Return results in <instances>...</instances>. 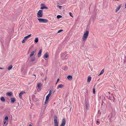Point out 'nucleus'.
Masks as SVG:
<instances>
[{
  "mask_svg": "<svg viewBox=\"0 0 126 126\" xmlns=\"http://www.w3.org/2000/svg\"><path fill=\"white\" fill-rule=\"evenodd\" d=\"M111 96H107V97L108 98V99H110V97H111Z\"/></svg>",
  "mask_w": 126,
  "mask_h": 126,
  "instance_id": "ea45409f",
  "label": "nucleus"
},
{
  "mask_svg": "<svg viewBox=\"0 0 126 126\" xmlns=\"http://www.w3.org/2000/svg\"><path fill=\"white\" fill-rule=\"evenodd\" d=\"M109 94H110V92H109Z\"/></svg>",
  "mask_w": 126,
  "mask_h": 126,
  "instance_id": "4d7b16f0",
  "label": "nucleus"
},
{
  "mask_svg": "<svg viewBox=\"0 0 126 126\" xmlns=\"http://www.w3.org/2000/svg\"><path fill=\"white\" fill-rule=\"evenodd\" d=\"M69 15H70V16H72V17H73V14H72V13H71V12H70V13H69Z\"/></svg>",
  "mask_w": 126,
  "mask_h": 126,
  "instance_id": "4c0bfd02",
  "label": "nucleus"
},
{
  "mask_svg": "<svg viewBox=\"0 0 126 126\" xmlns=\"http://www.w3.org/2000/svg\"><path fill=\"white\" fill-rule=\"evenodd\" d=\"M6 123V121H4V124L5 125Z\"/></svg>",
  "mask_w": 126,
  "mask_h": 126,
  "instance_id": "de8ad7c7",
  "label": "nucleus"
},
{
  "mask_svg": "<svg viewBox=\"0 0 126 126\" xmlns=\"http://www.w3.org/2000/svg\"><path fill=\"white\" fill-rule=\"evenodd\" d=\"M0 100L2 102H5V99L3 96L1 97L0 98Z\"/></svg>",
  "mask_w": 126,
  "mask_h": 126,
  "instance_id": "4be33fe9",
  "label": "nucleus"
},
{
  "mask_svg": "<svg viewBox=\"0 0 126 126\" xmlns=\"http://www.w3.org/2000/svg\"><path fill=\"white\" fill-rule=\"evenodd\" d=\"M104 72V69H102L101 71V72H100V74L98 75V76H100Z\"/></svg>",
  "mask_w": 126,
  "mask_h": 126,
  "instance_id": "c85d7f7f",
  "label": "nucleus"
},
{
  "mask_svg": "<svg viewBox=\"0 0 126 126\" xmlns=\"http://www.w3.org/2000/svg\"><path fill=\"white\" fill-rule=\"evenodd\" d=\"M29 126H32V125H31V124H30L29 125Z\"/></svg>",
  "mask_w": 126,
  "mask_h": 126,
  "instance_id": "603ef678",
  "label": "nucleus"
},
{
  "mask_svg": "<svg viewBox=\"0 0 126 126\" xmlns=\"http://www.w3.org/2000/svg\"><path fill=\"white\" fill-rule=\"evenodd\" d=\"M41 53H42V50H41V49H40L39 50V52L38 53V57H39L41 55Z\"/></svg>",
  "mask_w": 126,
  "mask_h": 126,
  "instance_id": "6ab92c4d",
  "label": "nucleus"
},
{
  "mask_svg": "<svg viewBox=\"0 0 126 126\" xmlns=\"http://www.w3.org/2000/svg\"><path fill=\"white\" fill-rule=\"evenodd\" d=\"M8 116H5V117L4 118V119L5 120L8 121Z\"/></svg>",
  "mask_w": 126,
  "mask_h": 126,
  "instance_id": "2f4dec72",
  "label": "nucleus"
},
{
  "mask_svg": "<svg viewBox=\"0 0 126 126\" xmlns=\"http://www.w3.org/2000/svg\"><path fill=\"white\" fill-rule=\"evenodd\" d=\"M47 72H46V74H47Z\"/></svg>",
  "mask_w": 126,
  "mask_h": 126,
  "instance_id": "5fc2aeb1",
  "label": "nucleus"
},
{
  "mask_svg": "<svg viewBox=\"0 0 126 126\" xmlns=\"http://www.w3.org/2000/svg\"><path fill=\"white\" fill-rule=\"evenodd\" d=\"M89 32L88 31H87L85 33L83 36L82 37V39L83 41L85 42L89 34Z\"/></svg>",
  "mask_w": 126,
  "mask_h": 126,
  "instance_id": "f03ea898",
  "label": "nucleus"
},
{
  "mask_svg": "<svg viewBox=\"0 0 126 126\" xmlns=\"http://www.w3.org/2000/svg\"><path fill=\"white\" fill-rule=\"evenodd\" d=\"M91 77L90 76H89L88 77L87 81L88 82H90L91 81Z\"/></svg>",
  "mask_w": 126,
  "mask_h": 126,
  "instance_id": "412c9836",
  "label": "nucleus"
},
{
  "mask_svg": "<svg viewBox=\"0 0 126 126\" xmlns=\"http://www.w3.org/2000/svg\"><path fill=\"white\" fill-rule=\"evenodd\" d=\"M51 95H50L49 94H48L47 96H46V98H47L48 99H49V97H50V96Z\"/></svg>",
  "mask_w": 126,
  "mask_h": 126,
  "instance_id": "f704fd0d",
  "label": "nucleus"
},
{
  "mask_svg": "<svg viewBox=\"0 0 126 126\" xmlns=\"http://www.w3.org/2000/svg\"><path fill=\"white\" fill-rule=\"evenodd\" d=\"M95 88H94L93 89V93L94 94H95Z\"/></svg>",
  "mask_w": 126,
  "mask_h": 126,
  "instance_id": "473e14b6",
  "label": "nucleus"
},
{
  "mask_svg": "<svg viewBox=\"0 0 126 126\" xmlns=\"http://www.w3.org/2000/svg\"><path fill=\"white\" fill-rule=\"evenodd\" d=\"M43 13L42 10H39L37 14V16L38 17H42Z\"/></svg>",
  "mask_w": 126,
  "mask_h": 126,
  "instance_id": "20e7f679",
  "label": "nucleus"
},
{
  "mask_svg": "<svg viewBox=\"0 0 126 126\" xmlns=\"http://www.w3.org/2000/svg\"><path fill=\"white\" fill-rule=\"evenodd\" d=\"M13 66L12 65H11L10 66H9L8 68V70H10L12 68Z\"/></svg>",
  "mask_w": 126,
  "mask_h": 126,
  "instance_id": "cd10ccee",
  "label": "nucleus"
},
{
  "mask_svg": "<svg viewBox=\"0 0 126 126\" xmlns=\"http://www.w3.org/2000/svg\"><path fill=\"white\" fill-rule=\"evenodd\" d=\"M40 74L41 76H42L43 75V74L42 73H41Z\"/></svg>",
  "mask_w": 126,
  "mask_h": 126,
  "instance_id": "37998d69",
  "label": "nucleus"
},
{
  "mask_svg": "<svg viewBox=\"0 0 126 126\" xmlns=\"http://www.w3.org/2000/svg\"><path fill=\"white\" fill-rule=\"evenodd\" d=\"M52 91L51 90H50L49 91V93L48 94H49L50 95H51V94Z\"/></svg>",
  "mask_w": 126,
  "mask_h": 126,
  "instance_id": "58836bf2",
  "label": "nucleus"
},
{
  "mask_svg": "<svg viewBox=\"0 0 126 126\" xmlns=\"http://www.w3.org/2000/svg\"><path fill=\"white\" fill-rule=\"evenodd\" d=\"M60 81V79L59 78H58L57 79V82L56 83V84L58 82H59Z\"/></svg>",
  "mask_w": 126,
  "mask_h": 126,
  "instance_id": "a19ab883",
  "label": "nucleus"
},
{
  "mask_svg": "<svg viewBox=\"0 0 126 126\" xmlns=\"http://www.w3.org/2000/svg\"><path fill=\"white\" fill-rule=\"evenodd\" d=\"M6 95L9 96H11L12 95V93L11 92H8L6 93Z\"/></svg>",
  "mask_w": 126,
  "mask_h": 126,
  "instance_id": "aec40b11",
  "label": "nucleus"
},
{
  "mask_svg": "<svg viewBox=\"0 0 126 126\" xmlns=\"http://www.w3.org/2000/svg\"><path fill=\"white\" fill-rule=\"evenodd\" d=\"M31 34H30L28 36L25 37L22 41V43H25V41L27 40V39L30 37L31 36Z\"/></svg>",
  "mask_w": 126,
  "mask_h": 126,
  "instance_id": "0eeeda50",
  "label": "nucleus"
},
{
  "mask_svg": "<svg viewBox=\"0 0 126 126\" xmlns=\"http://www.w3.org/2000/svg\"><path fill=\"white\" fill-rule=\"evenodd\" d=\"M125 8H126V2L125 5Z\"/></svg>",
  "mask_w": 126,
  "mask_h": 126,
  "instance_id": "3c124183",
  "label": "nucleus"
},
{
  "mask_svg": "<svg viewBox=\"0 0 126 126\" xmlns=\"http://www.w3.org/2000/svg\"><path fill=\"white\" fill-rule=\"evenodd\" d=\"M86 93L87 94H88V90H87V89H86Z\"/></svg>",
  "mask_w": 126,
  "mask_h": 126,
  "instance_id": "49530a36",
  "label": "nucleus"
},
{
  "mask_svg": "<svg viewBox=\"0 0 126 126\" xmlns=\"http://www.w3.org/2000/svg\"><path fill=\"white\" fill-rule=\"evenodd\" d=\"M54 126H58V123L57 120V117L55 115L54 116Z\"/></svg>",
  "mask_w": 126,
  "mask_h": 126,
  "instance_id": "7ed1b4c3",
  "label": "nucleus"
},
{
  "mask_svg": "<svg viewBox=\"0 0 126 126\" xmlns=\"http://www.w3.org/2000/svg\"><path fill=\"white\" fill-rule=\"evenodd\" d=\"M16 100V99L14 97H12L11 98V102L12 103H14Z\"/></svg>",
  "mask_w": 126,
  "mask_h": 126,
  "instance_id": "ddd939ff",
  "label": "nucleus"
},
{
  "mask_svg": "<svg viewBox=\"0 0 126 126\" xmlns=\"http://www.w3.org/2000/svg\"><path fill=\"white\" fill-rule=\"evenodd\" d=\"M58 6L60 8H61L62 7V6H60V5H58Z\"/></svg>",
  "mask_w": 126,
  "mask_h": 126,
  "instance_id": "c03bdc74",
  "label": "nucleus"
},
{
  "mask_svg": "<svg viewBox=\"0 0 126 126\" xmlns=\"http://www.w3.org/2000/svg\"><path fill=\"white\" fill-rule=\"evenodd\" d=\"M64 86V85H63L62 84H60L58 86L57 89H58L59 88H62Z\"/></svg>",
  "mask_w": 126,
  "mask_h": 126,
  "instance_id": "f3484780",
  "label": "nucleus"
},
{
  "mask_svg": "<svg viewBox=\"0 0 126 126\" xmlns=\"http://www.w3.org/2000/svg\"><path fill=\"white\" fill-rule=\"evenodd\" d=\"M37 19L40 22L46 23L48 21L47 19L44 18H38Z\"/></svg>",
  "mask_w": 126,
  "mask_h": 126,
  "instance_id": "39448f33",
  "label": "nucleus"
},
{
  "mask_svg": "<svg viewBox=\"0 0 126 126\" xmlns=\"http://www.w3.org/2000/svg\"><path fill=\"white\" fill-rule=\"evenodd\" d=\"M44 56L45 58L48 59L49 58L48 53H45L44 55Z\"/></svg>",
  "mask_w": 126,
  "mask_h": 126,
  "instance_id": "2eb2a0df",
  "label": "nucleus"
},
{
  "mask_svg": "<svg viewBox=\"0 0 126 126\" xmlns=\"http://www.w3.org/2000/svg\"><path fill=\"white\" fill-rule=\"evenodd\" d=\"M67 78L69 80H71L72 79L73 77L72 76L69 75L67 76Z\"/></svg>",
  "mask_w": 126,
  "mask_h": 126,
  "instance_id": "dca6fc26",
  "label": "nucleus"
},
{
  "mask_svg": "<svg viewBox=\"0 0 126 126\" xmlns=\"http://www.w3.org/2000/svg\"><path fill=\"white\" fill-rule=\"evenodd\" d=\"M33 75L35 76H36L35 75V74L34 75Z\"/></svg>",
  "mask_w": 126,
  "mask_h": 126,
  "instance_id": "6e6d98bb",
  "label": "nucleus"
},
{
  "mask_svg": "<svg viewBox=\"0 0 126 126\" xmlns=\"http://www.w3.org/2000/svg\"><path fill=\"white\" fill-rule=\"evenodd\" d=\"M32 96H35V95H34V94H32Z\"/></svg>",
  "mask_w": 126,
  "mask_h": 126,
  "instance_id": "864d4df0",
  "label": "nucleus"
},
{
  "mask_svg": "<svg viewBox=\"0 0 126 126\" xmlns=\"http://www.w3.org/2000/svg\"><path fill=\"white\" fill-rule=\"evenodd\" d=\"M3 107H1L0 106V110H2L3 109Z\"/></svg>",
  "mask_w": 126,
  "mask_h": 126,
  "instance_id": "79ce46f5",
  "label": "nucleus"
},
{
  "mask_svg": "<svg viewBox=\"0 0 126 126\" xmlns=\"http://www.w3.org/2000/svg\"><path fill=\"white\" fill-rule=\"evenodd\" d=\"M4 69V68H2L0 67V69Z\"/></svg>",
  "mask_w": 126,
  "mask_h": 126,
  "instance_id": "8fccbe9b",
  "label": "nucleus"
},
{
  "mask_svg": "<svg viewBox=\"0 0 126 126\" xmlns=\"http://www.w3.org/2000/svg\"><path fill=\"white\" fill-rule=\"evenodd\" d=\"M121 5H120L117 8H116V9L115 11V12L116 13L117 12L120 10V9L121 8Z\"/></svg>",
  "mask_w": 126,
  "mask_h": 126,
  "instance_id": "5701e85b",
  "label": "nucleus"
},
{
  "mask_svg": "<svg viewBox=\"0 0 126 126\" xmlns=\"http://www.w3.org/2000/svg\"><path fill=\"white\" fill-rule=\"evenodd\" d=\"M35 58L34 57L32 58L30 60L31 62H32L33 61L35 60Z\"/></svg>",
  "mask_w": 126,
  "mask_h": 126,
  "instance_id": "72a5a7b5",
  "label": "nucleus"
},
{
  "mask_svg": "<svg viewBox=\"0 0 126 126\" xmlns=\"http://www.w3.org/2000/svg\"><path fill=\"white\" fill-rule=\"evenodd\" d=\"M41 124V122L40 120H39L38 122V125L40 126Z\"/></svg>",
  "mask_w": 126,
  "mask_h": 126,
  "instance_id": "bb28decb",
  "label": "nucleus"
},
{
  "mask_svg": "<svg viewBox=\"0 0 126 126\" xmlns=\"http://www.w3.org/2000/svg\"><path fill=\"white\" fill-rule=\"evenodd\" d=\"M41 5V6L40 8L41 9H47L48 8L47 7L43 6L44 5H45L44 4H42Z\"/></svg>",
  "mask_w": 126,
  "mask_h": 126,
  "instance_id": "1a4fd4ad",
  "label": "nucleus"
},
{
  "mask_svg": "<svg viewBox=\"0 0 126 126\" xmlns=\"http://www.w3.org/2000/svg\"><path fill=\"white\" fill-rule=\"evenodd\" d=\"M63 69L65 71L67 70L68 69V67L65 66L63 68Z\"/></svg>",
  "mask_w": 126,
  "mask_h": 126,
  "instance_id": "393cba45",
  "label": "nucleus"
},
{
  "mask_svg": "<svg viewBox=\"0 0 126 126\" xmlns=\"http://www.w3.org/2000/svg\"><path fill=\"white\" fill-rule=\"evenodd\" d=\"M66 124V121L65 118H63L62 120V122L60 126H64Z\"/></svg>",
  "mask_w": 126,
  "mask_h": 126,
  "instance_id": "6e6552de",
  "label": "nucleus"
},
{
  "mask_svg": "<svg viewBox=\"0 0 126 126\" xmlns=\"http://www.w3.org/2000/svg\"><path fill=\"white\" fill-rule=\"evenodd\" d=\"M85 104L86 105V110H88L89 107V104L88 100L85 99Z\"/></svg>",
  "mask_w": 126,
  "mask_h": 126,
  "instance_id": "423d86ee",
  "label": "nucleus"
},
{
  "mask_svg": "<svg viewBox=\"0 0 126 126\" xmlns=\"http://www.w3.org/2000/svg\"><path fill=\"white\" fill-rule=\"evenodd\" d=\"M35 43H37L38 41V38L37 37H36L35 38L34 41Z\"/></svg>",
  "mask_w": 126,
  "mask_h": 126,
  "instance_id": "b1692460",
  "label": "nucleus"
},
{
  "mask_svg": "<svg viewBox=\"0 0 126 126\" xmlns=\"http://www.w3.org/2000/svg\"><path fill=\"white\" fill-rule=\"evenodd\" d=\"M48 99L47 98H46L45 101L44 103L45 104H46L47 103L48 101Z\"/></svg>",
  "mask_w": 126,
  "mask_h": 126,
  "instance_id": "c756f323",
  "label": "nucleus"
},
{
  "mask_svg": "<svg viewBox=\"0 0 126 126\" xmlns=\"http://www.w3.org/2000/svg\"><path fill=\"white\" fill-rule=\"evenodd\" d=\"M108 105L109 109H112V108L111 106V103L110 102H108Z\"/></svg>",
  "mask_w": 126,
  "mask_h": 126,
  "instance_id": "4468645a",
  "label": "nucleus"
},
{
  "mask_svg": "<svg viewBox=\"0 0 126 126\" xmlns=\"http://www.w3.org/2000/svg\"><path fill=\"white\" fill-rule=\"evenodd\" d=\"M63 31V30H60L58 31L57 33H60Z\"/></svg>",
  "mask_w": 126,
  "mask_h": 126,
  "instance_id": "e433bc0d",
  "label": "nucleus"
},
{
  "mask_svg": "<svg viewBox=\"0 0 126 126\" xmlns=\"http://www.w3.org/2000/svg\"><path fill=\"white\" fill-rule=\"evenodd\" d=\"M61 55V58L63 60L67 59L68 58V55L66 52L62 53Z\"/></svg>",
  "mask_w": 126,
  "mask_h": 126,
  "instance_id": "f257e3e1",
  "label": "nucleus"
},
{
  "mask_svg": "<svg viewBox=\"0 0 126 126\" xmlns=\"http://www.w3.org/2000/svg\"><path fill=\"white\" fill-rule=\"evenodd\" d=\"M42 86V84L41 83H39L37 84V87L38 88V89L39 90H41L42 89V88L41 87Z\"/></svg>",
  "mask_w": 126,
  "mask_h": 126,
  "instance_id": "9d476101",
  "label": "nucleus"
},
{
  "mask_svg": "<svg viewBox=\"0 0 126 126\" xmlns=\"http://www.w3.org/2000/svg\"><path fill=\"white\" fill-rule=\"evenodd\" d=\"M62 16L60 15H58L57 16V18L58 19H59L60 18H61L62 17Z\"/></svg>",
  "mask_w": 126,
  "mask_h": 126,
  "instance_id": "7c9ffc66",
  "label": "nucleus"
},
{
  "mask_svg": "<svg viewBox=\"0 0 126 126\" xmlns=\"http://www.w3.org/2000/svg\"><path fill=\"white\" fill-rule=\"evenodd\" d=\"M113 95V94H111V96L110 100H111V101H114L115 100V98Z\"/></svg>",
  "mask_w": 126,
  "mask_h": 126,
  "instance_id": "f8f14e48",
  "label": "nucleus"
},
{
  "mask_svg": "<svg viewBox=\"0 0 126 126\" xmlns=\"http://www.w3.org/2000/svg\"><path fill=\"white\" fill-rule=\"evenodd\" d=\"M36 52V50H34L33 51H32L31 52V53L30 55V57H31L32 56H33L34 53H35V52ZM34 54L35 55V54Z\"/></svg>",
  "mask_w": 126,
  "mask_h": 126,
  "instance_id": "9b49d317",
  "label": "nucleus"
},
{
  "mask_svg": "<svg viewBox=\"0 0 126 126\" xmlns=\"http://www.w3.org/2000/svg\"><path fill=\"white\" fill-rule=\"evenodd\" d=\"M125 59H124V63H126V56H125Z\"/></svg>",
  "mask_w": 126,
  "mask_h": 126,
  "instance_id": "c9c22d12",
  "label": "nucleus"
},
{
  "mask_svg": "<svg viewBox=\"0 0 126 126\" xmlns=\"http://www.w3.org/2000/svg\"><path fill=\"white\" fill-rule=\"evenodd\" d=\"M23 94V93L21 92L19 94V97L20 98H21L22 97V95Z\"/></svg>",
  "mask_w": 126,
  "mask_h": 126,
  "instance_id": "a878e982",
  "label": "nucleus"
},
{
  "mask_svg": "<svg viewBox=\"0 0 126 126\" xmlns=\"http://www.w3.org/2000/svg\"><path fill=\"white\" fill-rule=\"evenodd\" d=\"M96 123L97 124V123H99V122L98 121H96Z\"/></svg>",
  "mask_w": 126,
  "mask_h": 126,
  "instance_id": "a18cd8bd",
  "label": "nucleus"
},
{
  "mask_svg": "<svg viewBox=\"0 0 126 126\" xmlns=\"http://www.w3.org/2000/svg\"><path fill=\"white\" fill-rule=\"evenodd\" d=\"M124 107L126 109V104L124 105Z\"/></svg>",
  "mask_w": 126,
  "mask_h": 126,
  "instance_id": "09e8293b",
  "label": "nucleus"
},
{
  "mask_svg": "<svg viewBox=\"0 0 126 126\" xmlns=\"http://www.w3.org/2000/svg\"><path fill=\"white\" fill-rule=\"evenodd\" d=\"M46 108V107H43V108H42V109L41 110V114H42L43 113V112H44V111L45 110Z\"/></svg>",
  "mask_w": 126,
  "mask_h": 126,
  "instance_id": "a211bd4d",
  "label": "nucleus"
}]
</instances>
